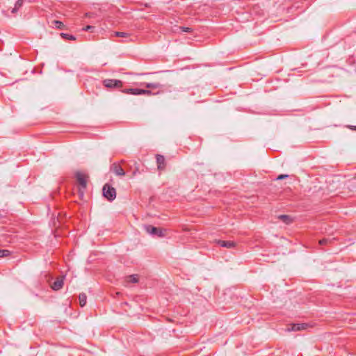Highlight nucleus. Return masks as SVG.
Wrapping results in <instances>:
<instances>
[{"mask_svg": "<svg viewBox=\"0 0 356 356\" xmlns=\"http://www.w3.org/2000/svg\"><path fill=\"white\" fill-rule=\"evenodd\" d=\"M288 177V175H280L277 177V180H281V179H283L284 178H286Z\"/></svg>", "mask_w": 356, "mask_h": 356, "instance_id": "5701e85b", "label": "nucleus"}, {"mask_svg": "<svg viewBox=\"0 0 356 356\" xmlns=\"http://www.w3.org/2000/svg\"><path fill=\"white\" fill-rule=\"evenodd\" d=\"M307 327L308 325L306 323H298L291 325L290 327H288L287 330L289 331H299L305 330Z\"/></svg>", "mask_w": 356, "mask_h": 356, "instance_id": "423d86ee", "label": "nucleus"}, {"mask_svg": "<svg viewBox=\"0 0 356 356\" xmlns=\"http://www.w3.org/2000/svg\"><path fill=\"white\" fill-rule=\"evenodd\" d=\"M146 88L156 89L161 87V84L159 83H147L145 84Z\"/></svg>", "mask_w": 356, "mask_h": 356, "instance_id": "2eb2a0df", "label": "nucleus"}, {"mask_svg": "<svg viewBox=\"0 0 356 356\" xmlns=\"http://www.w3.org/2000/svg\"><path fill=\"white\" fill-rule=\"evenodd\" d=\"M115 35L118 37H124V38L129 36V33H127L126 32H120V31L115 32Z\"/></svg>", "mask_w": 356, "mask_h": 356, "instance_id": "6ab92c4d", "label": "nucleus"}, {"mask_svg": "<svg viewBox=\"0 0 356 356\" xmlns=\"http://www.w3.org/2000/svg\"><path fill=\"white\" fill-rule=\"evenodd\" d=\"M54 23L57 29H62L64 26V24L62 22L55 20L54 21Z\"/></svg>", "mask_w": 356, "mask_h": 356, "instance_id": "a211bd4d", "label": "nucleus"}, {"mask_svg": "<svg viewBox=\"0 0 356 356\" xmlns=\"http://www.w3.org/2000/svg\"><path fill=\"white\" fill-rule=\"evenodd\" d=\"M111 170L117 176H124L125 175V172L123 168L118 163H113L111 165Z\"/></svg>", "mask_w": 356, "mask_h": 356, "instance_id": "39448f33", "label": "nucleus"}, {"mask_svg": "<svg viewBox=\"0 0 356 356\" xmlns=\"http://www.w3.org/2000/svg\"><path fill=\"white\" fill-rule=\"evenodd\" d=\"M76 180H77L78 183L81 186V188L83 189H85L87 186V181H86L85 176L83 174L78 172L76 175Z\"/></svg>", "mask_w": 356, "mask_h": 356, "instance_id": "6e6552de", "label": "nucleus"}, {"mask_svg": "<svg viewBox=\"0 0 356 356\" xmlns=\"http://www.w3.org/2000/svg\"><path fill=\"white\" fill-rule=\"evenodd\" d=\"M217 243L220 246L223 247V248H232L235 246V243L233 241H231L218 240L217 241Z\"/></svg>", "mask_w": 356, "mask_h": 356, "instance_id": "1a4fd4ad", "label": "nucleus"}, {"mask_svg": "<svg viewBox=\"0 0 356 356\" xmlns=\"http://www.w3.org/2000/svg\"><path fill=\"white\" fill-rule=\"evenodd\" d=\"M103 85L108 88H121L122 86V82L117 79H107L103 81Z\"/></svg>", "mask_w": 356, "mask_h": 356, "instance_id": "7ed1b4c3", "label": "nucleus"}, {"mask_svg": "<svg viewBox=\"0 0 356 356\" xmlns=\"http://www.w3.org/2000/svg\"><path fill=\"white\" fill-rule=\"evenodd\" d=\"M10 252L8 250H0V257H5L8 256Z\"/></svg>", "mask_w": 356, "mask_h": 356, "instance_id": "f3484780", "label": "nucleus"}, {"mask_svg": "<svg viewBox=\"0 0 356 356\" xmlns=\"http://www.w3.org/2000/svg\"><path fill=\"white\" fill-rule=\"evenodd\" d=\"M24 0H17V2L15 4V7L12 10V13H15L17 12V10L19 9V8L22 7L23 5Z\"/></svg>", "mask_w": 356, "mask_h": 356, "instance_id": "f8f14e48", "label": "nucleus"}, {"mask_svg": "<svg viewBox=\"0 0 356 356\" xmlns=\"http://www.w3.org/2000/svg\"><path fill=\"white\" fill-rule=\"evenodd\" d=\"M60 36L65 39V40H75V37L72 35H70L68 33H60Z\"/></svg>", "mask_w": 356, "mask_h": 356, "instance_id": "dca6fc26", "label": "nucleus"}, {"mask_svg": "<svg viewBox=\"0 0 356 356\" xmlns=\"http://www.w3.org/2000/svg\"><path fill=\"white\" fill-rule=\"evenodd\" d=\"M79 304L81 307H83L86 304L87 296L85 293H81L79 297Z\"/></svg>", "mask_w": 356, "mask_h": 356, "instance_id": "ddd939ff", "label": "nucleus"}, {"mask_svg": "<svg viewBox=\"0 0 356 356\" xmlns=\"http://www.w3.org/2000/svg\"><path fill=\"white\" fill-rule=\"evenodd\" d=\"M127 282L131 283H137L138 282V278L137 275H131L127 277Z\"/></svg>", "mask_w": 356, "mask_h": 356, "instance_id": "4468645a", "label": "nucleus"}, {"mask_svg": "<svg viewBox=\"0 0 356 356\" xmlns=\"http://www.w3.org/2000/svg\"><path fill=\"white\" fill-rule=\"evenodd\" d=\"M63 286V277H59V278H57L56 280H55L52 285H51V288L55 290V291H57V290H59Z\"/></svg>", "mask_w": 356, "mask_h": 356, "instance_id": "9d476101", "label": "nucleus"}, {"mask_svg": "<svg viewBox=\"0 0 356 356\" xmlns=\"http://www.w3.org/2000/svg\"><path fill=\"white\" fill-rule=\"evenodd\" d=\"M102 192L103 195L109 201H113L116 197L115 189L108 184L103 186Z\"/></svg>", "mask_w": 356, "mask_h": 356, "instance_id": "f257e3e1", "label": "nucleus"}, {"mask_svg": "<svg viewBox=\"0 0 356 356\" xmlns=\"http://www.w3.org/2000/svg\"><path fill=\"white\" fill-rule=\"evenodd\" d=\"M122 92L127 95H152L153 93L149 90L145 89H139V88H126L122 90Z\"/></svg>", "mask_w": 356, "mask_h": 356, "instance_id": "f03ea898", "label": "nucleus"}, {"mask_svg": "<svg viewBox=\"0 0 356 356\" xmlns=\"http://www.w3.org/2000/svg\"><path fill=\"white\" fill-rule=\"evenodd\" d=\"M157 168L159 170H163L165 168V161L163 156L157 154L156 156Z\"/></svg>", "mask_w": 356, "mask_h": 356, "instance_id": "0eeeda50", "label": "nucleus"}, {"mask_svg": "<svg viewBox=\"0 0 356 356\" xmlns=\"http://www.w3.org/2000/svg\"><path fill=\"white\" fill-rule=\"evenodd\" d=\"M330 241L327 238H323L319 241L318 243L320 245H327Z\"/></svg>", "mask_w": 356, "mask_h": 356, "instance_id": "aec40b11", "label": "nucleus"}, {"mask_svg": "<svg viewBox=\"0 0 356 356\" xmlns=\"http://www.w3.org/2000/svg\"><path fill=\"white\" fill-rule=\"evenodd\" d=\"M278 218L286 225H289L293 222V218L289 215H280L278 216Z\"/></svg>", "mask_w": 356, "mask_h": 356, "instance_id": "9b49d317", "label": "nucleus"}, {"mask_svg": "<svg viewBox=\"0 0 356 356\" xmlns=\"http://www.w3.org/2000/svg\"><path fill=\"white\" fill-rule=\"evenodd\" d=\"M179 29H181L183 32L190 33L192 31V29L190 27L180 26Z\"/></svg>", "mask_w": 356, "mask_h": 356, "instance_id": "412c9836", "label": "nucleus"}, {"mask_svg": "<svg viewBox=\"0 0 356 356\" xmlns=\"http://www.w3.org/2000/svg\"><path fill=\"white\" fill-rule=\"evenodd\" d=\"M145 230L147 233H149V234L153 235V236H158L161 237L165 235L164 231L163 229L157 228L152 225H146Z\"/></svg>", "mask_w": 356, "mask_h": 356, "instance_id": "20e7f679", "label": "nucleus"}, {"mask_svg": "<svg viewBox=\"0 0 356 356\" xmlns=\"http://www.w3.org/2000/svg\"><path fill=\"white\" fill-rule=\"evenodd\" d=\"M354 129L356 130V127H355Z\"/></svg>", "mask_w": 356, "mask_h": 356, "instance_id": "b1692460", "label": "nucleus"}, {"mask_svg": "<svg viewBox=\"0 0 356 356\" xmlns=\"http://www.w3.org/2000/svg\"><path fill=\"white\" fill-rule=\"evenodd\" d=\"M95 27L90 25H88L83 29V31H88L93 29Z\"/></svg>", "mask_w": 356, "mask_h": 356, "instance_id": "4be33fe9", "label": "nucleus"}]
</instances>
